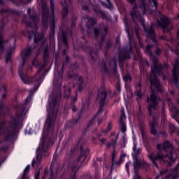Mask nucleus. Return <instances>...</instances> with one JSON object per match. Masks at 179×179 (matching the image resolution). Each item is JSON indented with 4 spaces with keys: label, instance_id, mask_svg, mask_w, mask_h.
<instances>
[{
    "label": "nucleus",
    "instance_id": "1",
    "mask_svg": "<svg viewBox=\"0 0 179 179\" xmlns=\"http://www.w3.org/2000/svg\"><path fill=\"white\" fill-rule=\"evenodd\" d=\"M150 59L153 61L154 63H155V66L152 67V73H151V90H153V87H155L158 90H162L160 89L162 87V85H160V83H159V80H157V77H156V75L159 73V69L160 68V65L158 64H156L157 59L155 58L152 54L150 56Z\"/></svg>",
    "mask_w": 179,
    "mask_h": 179
},
{
    "label": "nucleus",
    "instance_id": "2",
    "mask_svg": "<svg viewBox=\"0 0 179 179\" xmlns=\"http://www.w3.org/2000/svg\"><path fill=\"white\" fill-rule=\"evenodd\" d=\"M57 106H58V101H52V102L49 103V107L48 106V110L49 111V114H48V117L46 120V124L48 128H50L51 125L54 124V120H51V117H50V113H51V111H52L53 110H55Z\"/></svg>",
    "mask_w": 179,
    "mask_h": 179
},
{
    "label": "nucleus",
    "instance_id": "3",
    "mask_svg": "<svg viewBox=\"0 0 179 179\" xmlns=\"http://www.w3.org/2000/svg\"><path fill=\"white\" fill-rule=\"evenodd\" d=\"M159 99L155 95L154 93L151 94L150 98L148 99V103H149V111L151 112L152 110H155L156 106H157V101Z\"/></svg>",
    "mask_w": 179,
    "mask_h": 179
},
{
    "label": "nucleus",
    "instance_id": "4",
    "mask_svg": "<svg viewBox=\"0 0 179 179\" xmlns=\"http://www.w3.org/2000/svg\"><path fill=\"white\" fill-rule=\"evenodd\" d=\"M134 152L132 153L133 159L134 160V169L136 170L139 167V160L138 159V156L141 153V149L136 150V145L134 144L133 146Z\"/></svg>",
    "mask_w": 179,
    "mask_h": 179
},
{
    "label": "nucleus",
    "instance_id": "5",
    "mask_svg": "<svg viewBox=\"0 0 179 179\" xmlns=\"http://www.w3.org/2000/svg\"><path fill=\"white\" fill-rule=\"evenodd\" d=\"M131 15L132 16V17L134 19H135V17L136 19H138L140 22V23H141V24L143 25V27L145 30V31H146V27H145V24L143 23L144 20L143 18H142V16H141V15H139V13H138V11H136V10H135V7H133V12L131 13Z\"/></svg>",
    "mask_w": 179,
    "mask_h": 179
},
{
    "label": "nucleus",
    "instance_id": "6",
    "mask_svg": "<svg viewBox=\"0 0 179 179\" xmlns=\"http://www.w3.org/2000/svg\"><path fill=\"white\" fill-rule=\"evenodd\" d=\"M157 149L159 150H164L165 152H171L173 146L170 144V142L166 141L164 144L157 145Z\"/></svg>",
    "mask_w": 179,
    "mask_h": 179
},
{
    "label": "nucleus",
    "instance_id": "7",
    "mask_svg": "<svg viewBox=\"0 0 179 179\" xmlns=\"http://www.w3.org/2000/svg\"><path fill=\"white\" fill-rule=\"evenodd\" d=\"M106 97H107V92L106 91H103L98 94L96 100L101 106H103L106 103Z\"/></svg>",
    "mask_w": 179,
    "mask_h": 179
},
{
    "label": "nucleus",
    "instance_id": "8",
    "mask_svg": "<svg viewBox=\"0 0 179 179\" xmlns=\"http://www.w3.org/2000/svg\"><path fill=\"white\" fill-rule=\"evenodd\" d=\"M149 159L154 163V164L157 167V164H156V162L157 160H162L166 157V156L162 155L161 154H158L156 157H154L153 155H150L148 156Z\"/></svg>",
    "mask_w": 179,
    "mask_h": 179
},
{
    "label": "nucleus",
    "instance_id": "9",
    "mask_svg": "<svg viewBox=\"0 0 179 179\" xmlns=\"http://www.w3.org/2000/svg\"><path fill=\"white\" fill-rule=\"evenodd\" d=\"M30 55H31V50L30 49H27L22 52V60L23 64L26 62V60L29 57H30Z\"/></svg>",
    "mask_w": 179,
    "mask_h": 179
},
{
    "label": "nucleus",
    "instance_id": "10",
    "mask_svg": "<svg viewBox=\"0 0 179 179\" xmlns=\"http://www.w3.org/2000/svg\"><path fill=\"white\" fill-rule=\"evenodd\" d=\"M173 65H174V68H173V76L176 82L177 80V78H178L179 61H176Z\"/></svg>",
    "mask_w": 179,
    "mask_h": 179
},
{
    "label": "nucleus",
    "instance_id": "11",
    "mask_svg": "<svg viewBox=\"0 0 179 179\" xmlns=\"http://www.w3.org/2000/svg\"><path fill=\"white\" fill-rule=\"evenodd\" d=\"M169 106L173 114H176V115H178V110H177V108H176V106H174L173 103L169 102Z\"/></svg>",
    "mask_w": 179,
    "mask_h": 179
},
{
    "label": "nucleus",
    "instance_id": "12",
    "mask_svg": "<svg viewBox=\"0 0 179 179\" xmlns=\"http://www.w3.org/2000/svg\"><path fill=\"white\" fill-rule=\"evenodd\" d=\"M170 23V20L169 18L166 19V22L164 23H162L161 26L163 27L164 30H167V27L169 26V24Z\"/></svg>",
    "mask_w": 179,
    "mask_h": 179
},
{
    "label": "nucleus",
    "instance_id": "13",
    "mask_svg": "<svg viewBox=\"0 0 179 179\" xmlns=\"http://www.w3.org/2000/svg\"><path fill=\"white\" fill-rule=\"evenodd\" d=\"M120 127L122 128V132L125 134L127 132V126L125 125V121L120 122Z\"/></svg>",
    "mask_w": 179,
    "mask_h": 179
},
{
    "label": "nucleus",
    "instance_id": "14",
    "mask_svg": "<svg viewBox=\"0 0 179 179\" xmlns=\"http://www.w3.org/2000/svg\"><path fill=\"white\" fill-rule=\"evenodd\" d=\"M156 126V122H152L150 123V127L151 128V133L155 135L156 134V130L155 129V127Z\"/></svg>",
    "mask_w": 179,
    "mask_h": 179
},
{
    "label": "nucleus",
    "instance_id": "15",
    "mask_svg": "<svg viewBox=\"0 0 179 179\" xmlns=\"http://www.w3.org/2000/svg\"><path fill=\"white\" fill-rule=\"evenodd\" d=\"M33 37H34V41L37 43L38 41L37 34H36V33L34 32H31V34L29 33V36H28L29 39L30 40V38H33Z\"/></svg>",
    "mask_w": 179,
    "mask_h": 179
},
{
    "label": "nucleus",
    "instance_id": "16",
    "mask_svg": "<svg viewBox=\"0 0 179 179\" xmlns=\"http://www.w3.org/2000/svg\"><path fill=\"white\" fill-rule=\"evenodd\" d=\"M29 170H30V166L28 165L24 170V174L22 176V179H29V178L26 177V173H27V171H29Z\"/></svg>",
    "mask_w": 179,
    "mask_h": 179
},
{
    "label": "nucleus",
    "instance_id": "17",
    "mask_svg": "<svg viewBox=\"0 0 179 179\" xmlns=\"http://www.w3.org/2000/svg\"><path fill=\"white\" fill-rule=\"evenodd\" d=\"M169 159L171 162H176V157L174 155H173L172 152H171L169 155H168Z\"/></svg>",
    "mask_w": 179,
    "mask_h": 179
},
{
    "label": "nucleus",
    "instance_id": "18",
    "mask_svg": "<svg viewBox=\"0 0 179 179\" xmlns=\"http://www.w3.org/2000/svg\"><path fill=\"white\" fill-rule=\"evenodd\" d=\"M65 3H66V2L65 1L64 2H62V5L63 6L64 11L65 12V13H68V7L65 6Z\"/></svg>",
    "mask_w": 179,
    "mask_h": 179
},
{
    "label": "nucleus",
    "instance_id": "19",
    "mask_svg": "<svg viewBox=\"0 0 179 179\" xmlns=\"http://www.w3.org/2000/svg\"><path fill=\"white\" fill-rule=\"evenodd\" d=\"M141 2V8L143 9V13H145V0H140Z\"/></svg>",
    "mask_w": 179,
    "mask_h": 179
},
{
    "label": "nucleus",
    "instance_id": "20",
    "mask_svg": "<svg viewBox=\"0 0 179 179\" xmlns=\"http://www.w3.org/2000/svg\"><path fill=\"white\" fill-rule=\"evenodd\" d=\"M124 80L125 82H131V76L127 75L126 76L124 77Z\"/></svg>",
    "mask_w": 179,
    "mask_h": 179
},
{
    "label": "nucleus",
    "instance_id": "21",
    "mask_svg": "<svg viewBox=\"0 0 179 179\" xmlns=\"http://www.w3.org/2000/svg\"><path fill=\"white\" fill-rule=\"evenodd\" d=\"M125 120V115L124 114V111L122 110V114L120 116V122H122V121H124Z\"/></svg>",
    "mask_w": 179,
    "mask_h": 179
},
{
    "label": "nucleus",
    "instance_id": "22",
    "mask_svg": "<svg viewBox=\"0 0 179 179\" xmlns=\"http://www.w3.org/2000/svg\"><path fill=\"white\" fill-rule=\"evenodd\" d=\"M115 157H117V152L113 151V155H112V160L114 162L115 160Z\"/></svg>",
    "mask_w": 179,
    "mask_h": 179
},
{
    "label": "nucleus",
    "instance_id": "23",
    "mask_svg": "<svg viewBox=\"0 0 179 179\" xmlns=\"http://www.w3.org/2000/svg\"><path fill=\"white\" fill-rule=\"evenodd\" d=\"M39 176H40V171H36L34 175L35 179H38Z\"/></svg>",
    "mask_w": 179,
    "mask_h": 179
},
{
    "label": "nucleus",
    "instance_id": "24",
    "mask_svg": "<svg viewBox=\"0 0 179 179\" xmlns=\"http://www.w3.org/2000/svg\"><path fill=\"white\" fill-rule=\"evenodd\" d=\"M6 62L10 60V53H8L6 55Z\"/></svg>",
    "mask_w": 179,
    "mask_h": 179
},
{
    "label": "nucleus",
    "instance_id": "25",
    "mask_svg": "<svg viewBox=\"0 0 179 179\" xmlns=\"http://www.w3.org/2000/svg\"><path fill=\"white\" fill-rule=\"evenodd\" d=\"M19 74H20V76L21 79L23 80V82H24V83H27L24 80V76H23V74H22V73H20V71L19 72Z\"/></svg>",
    "mask_w": 179,
    "mask_h": 179
},
{
    "label": "nucleus",
    "instance_id": "26",
    "mask_svg": "<svg viewBox=\"0 0 179 179\" xmlns=\"http://www.w3.org/2000/svg\"><path fill=\"white\" fill-rule=\"evenodd\" d=\"M150 3H153L155 6H157V2H156V0H150Z\"/></svg>",
    "mask_w": 179,
    "mask_h": 179
},
{
    "label": "nucleus",
    "instance_id": "27",
    "mask_svg": "<svg viewBox=\"0 0 179 179\" xmlns=\"http://www.w3.org/2000/svg\"><path fill=\"white\" fill-rule=\"evenodd\" d=\"M169 128H171V129H172L173 132H174V131H176V127H174V125H173V124H169Z\"/></svg>",
    "mask_w": 179,
    "mask_h": 179
},
{
    "label": "nucleus",
    "instance_id": "28",
    "mask_svg": "<svg viewBox=\"0 0 179 179\" xmlns=\"http://www.w3.org/2000/svg\"><path fill=\"white\" fill-rule=\"evenodd\" d=\"M150 48H152V45L147 46L145 52H149L150 51Z\"/></svg>",
    "mask_w": 179,
    "mask_h": 179
},
{
    "label": "nucleus",
    "instance_id": "29",
    "mask_svg": "<svg viewBox=\"0 0 179 179\" xmlns=\"http://www.w3.org/2000/svg\"><path fill=\"white\" fill-rule=\"evenodd\" d=\"M3 42L2 41V36L0 35V48L2 47Z\"/></svg>",
    "mask_w": 179,
    "mask_h": 179
},
{
    "label": "nucleus",
    "instance_id": "30",
    "mask_svg": "<svg viewBox=\"0 0 179 179\" xmlns=\"http://www.w3.org/2000/svg\"><path fill=\"white\" fill-rule=\"evenodd\" d=\"M111 128H113V124H111V123H110V124H108V131H110V130H111Z\"/></svg>",
    "mask_w": 179,
    "mask_h": 179
},
{
    "label": "nucleus",
    "instance_id": "31",
    "mask_svg": "<svg viewBox=\"0 0 179 179\" xmlns=\"http://www.w3.org/2000/svg\"><path fill=\"white\" fill-rule=\"evenodd\" d=\"M128 2H129L131 5H134V3H135V0H128Z\"/></svg>",
    "mask_w": 179,
    "mask_h": 179
},
{
    "label": "nucleus",
    "instance_id": "32",
    "mask_svg": "<svg viewBox=\"0 0 179 179\" xmlns=\"http://www.w3.org/2000/svg\"><path fill=\"white\" fill-rule=\"evenodd\" d=\"M126 169L127 171H129V164L128 163L126 164Z\"/></svg>",
    "mask_w": 179,
    "mask_h": 179
},
{
    "label": "nucleus",
    "instance_id": "33",
    "mask_svg": "<svg viewBox=\"0 0 179 179\" xmlns=\"http://www.w3.org/2000/svg\"><path fill=\"white\" fill-rule=\"evenodd\" d=\"M134 179H141V176H139V175H138V174H136L134 176Z\"/></svg>",
    "mask_w": 179,
    "mask_h": 179
},
{
    "label": "nucleus",
    "instance_id": "34",
    "mask_svg": "<svg viewBox=\"0 0 179 179\" xmlns=\"http://www.w3.org/2000/svg\"><path fill=\"white\" fill-rule=\"evenodd\" d=\"M95 36H98L99 34V29H94Z\"/></svg>",
    "mask_w": 179,
    "mask_h": 179
},
{
    "label": "nucleus",
    "instance_id": "35",
    "mask_svg": "<svg viewBox=\"0 0 179 179\" xmlns=\"http://www.w3.org/2000/svg\"><path fill=\"white\" fill-rule=\"evenodd\" d=\"M106 141L107 140L106 138H103V139L101 140V143H106Z\"/></svg>",
    "mask_w": 179,
    "mask_h": 179
},
{
    "label": "nucleus",
    "instance_id": "36",
    "mask_svg": "<svg viewBox=\"0 0 179 179\" xmlns=\"http://www.w3.org/2000/svg\"><path fill=\"white\" fill-rule=\"evenodd\" d=\"M137 96H138V97H142V94L141 92H137Z\"/></svg>",
    "mask_w": 179,
    "mask_h": 179
},
{
    "label": "nucleus",
    "instance_id": "37",
    "mask_svg": "<svg viewBox=\"0 0 179 179\" xmlns=\"http://www.w3.org/2000/svg\"><path fill=\"white\" fill-rule=\"evenodd\" d=\"M101 111H103V108H101V109L99 110V111L98 112V114H100V113H101Z\"/></svg>",
    "mask_w": 179,
    "mask_h": 179
},
{
    "label": "nucleus",
    "instance_id": "38",
    "mask_svg": "<svg viewBox=\"0 0 179 179\" xmlns=\"http://www.w3.org/2000/svg\"><path fill=\"white\" fill-rule=\"evenodd\" d=\"M35 21H36V22H38V17H36V18H35Z\"/></svg>",
    "mask_w": 179,
    "mask_h": 179
},
{
    "label": "nucleus",
    "instance_id": "39",
    "mask_svg": "<svg viewBox=\"0 0 179 179\" xmlns=\"http://www.w3.org/2000/svg\"><path fill=\"white\" fill-rule=\"evenodd\" d=\"M148 37H150V32H148Z\"/></svg>",
    "mask_w": 179,
    "mask_h": 179
},
{
    "label": "nucleus",
    "instance_id": "40",
    "mask_svg": "<svg viewBox=\"0 0 179 179\" xmlns=\"http://www.w3.org/2000/svg\"><path fill=\"white\" fill-rule=\"evenodd\" d=\"M125 156H127V155H123L121 158L122 159V157H125Z\"/></svg>",
    "mask_w": 179,
    "mask_h": 179
},
{
    "label": "nucleus",
    "instance_id": "41",
    "mask_svg": "<svg viewBox=\"0 0 179 179\" xmlns=\"http://www.w3.org/2000/svg\"><path fill=\"white\" fill-rule=\"evenodd\" d=\"M6 97V95H3V99H5Z\"/></svg>",
    "mask_w": 179,
    "mask_h": 179
},
{
    "label": "nucleus",
    "instance_id": "42",
    "mask_svg": "<svg viewBox=\"0 0 179 179\" xmlns=\"http://www.w3.org/2000/svg\"><path fill=\"white\" fill-rule=\"evenodd\" d=\"M150 31H151V33L153 34V29H151Z\"/></svg>",
    "mask_w": 179,
    "mask_h": 179
},
{
    "label": "nucleus",
    "instance_id": "43",
    "mask_svg": "<svg viewBox=\"0 0 179 179\" xmlns=\"http://www.w3.org/2000/svg\"><path fill=\"white\" fill-rule=\"evenodd\" d=\"M80 157H83V156L80 157L79 160H80ZM83 159H85V157H83Z\"/></svg>",
    "mask_w": 179,
    "mask_h": 179
},
{
    "label": "nucleus",
    "instance_id": "44",
    "mask_svg": "<svg viewBox=\"0 0 179 179\" xmlns=\"http://www.w3.org/2000/svg\"><path fill=\"white\" fill-rule=\"evenodd\" d=\"M92 140H93V141H96V138H92Z\"/></svg>",
    "mask_w": 179,
    "mask_h": 179
},
{
    "label": "nucleus",
    "instance_id": "45",
    "mask_svg": "<svg viewBox=\"0 0 179 179\" xmlns=\"http://www.w3.org/2000/svg\"><path fill=\"white\" fill-rule=\"evenodd\" d=\"M73 110L75 111V108H73Z\"/></svg>",
    "mask_w": 179,
    "mask_h": 179
},
{
    "label": "nucleus",
    "instance_id": "46",
    "mask_svg": "<svg viewBox=\"0 0 179 179\" xmlns=\"http://www.w3.org/2000/svg\"><path fill=\"white\" fill-rule=\"evenodd\" d=\"M87 153H89V150L87 151Z\"/></svg>",
    "mask_w": 179,
    "mask_h": 179
},
{
    "label": "nucleus",
    "instance_id": "47",
    "mask_svg": "<svg viewBox=\"0 0 179 179\" xmlns=\"http://www.w3.org/2000/svg\"><path fill=\"white\" fill-rule=\"evenodd\" d=\"M152 41H154V42H155V39H153V40H152Z\"/></svg>",
    "mask_w": 179,
    "mask_h": 179
},
{
    "label": "nucleus",
    "instance_id": "48",
    "mask_svg": "<svg viewBox=\"0 0 179 179\" xmlns=\"http://www.w3.org/2000/svg\"><path fill=\"white\" fill-rule=\"evenodd\" d=\"M157 178H159V176H157Z\"/></svg>",
    "mask_w": 179,
    "mask_h": 179
},
{
    "label": "nucleus",
    "instance_id": "49",
    "mask_svg": "<svg viewBox=\"0 0 179 179\" xmlns=\"http://www.w3.org/2000/svg\"><path fill=\"white\" fill-rule=\"evenodd\" d=\"M39 150H41V148H39Z\"/></svg>",
    "mask_w": 179,
    "mask_h": 179
},
{
    "label": "nucleus",
    "instance_id": "50",
    "mask_svg": "<svg viewBox=\"0 0 179 179\" xmlns=\"http://www.w3.org/2000/svg\"><path fill=\"white\" fill-rule=\"evenodd\" d=\"M37 159H38V156H37Z\"/></svg>",
    "mask_w": 179,
    "mask_h": 179
},
{
    "label": "nucleus",
    "instance_id": "51",
    "mask_svg": "<svg viewBox=\"0 0 179 179\" xmlns=\"http://www.w3.org/2000/svg\"><path fill=\"white\" fill-rule=\"evenodd\" d=\"M163 79H164H164H166V78H164Z\"/></svg>",
    "mask_w": 179,
    "mask_h": 179
},
{
    "label": "nucleus",
    "instance_id": "52",
    "mask_svg": "<svg viewBox=\"0 0 179 179\" xmlns=\"http://www.w3.org/2000/svg\"><path fill=\"white\" fill-rule=\"evenodd\" d=\"M178 166H179V163H178Z\"/></svg>",
    "mask_w": 179,
    "mask_h": 179
},
{
    "label": "nucleus",
    "instance_id": "53",
    "mask_svg": "<svg viewBox=\"0 0 179 179\" xmlns=\"http://www.w3.org/2000/svg\"><path fill=\"white\" fill-rule=\"evenodd\" d=\"M75 179V178H74Z\"/></svg>",
    "mask_w": 179,
    "mask_h": 179
}]
</instances>
